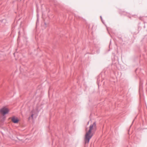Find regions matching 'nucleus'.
<instances>
[{
  "mask_svg": "<svg viewBox=\"0 0 147 147\" xmlns=\"http://www.w3.org/2000/svg\"><path fill=\"white\" fill-rule=\"evenodd\" d=\"M33 115H34L33 114H32L31 115V117L33 118Z\"/></svg>",
  "mask_w": 147,
  "mask_h": 147,
  "instance_id": "8",
  "label": "nucleus"
},
{
  "mask_svg": "<svg viewBox=\"0 0 147 147\" xmlns=\"http://www.w3.org/2000/svg\"><path fill=\"white\" fill-rule=\"evenodd\" d=\"M120 39V40H121V41H122V38L121 37H118Z\"/></svg>",
  "mask_w": 147,
  "mask_h": 147,
  "instance_id": "7",
  "label": "nucleus"
},
{
  "mask_svg": "<svg viewBox=\"0 0 147 147\" xmlns=\"http://www.w3.org/2000/svg\"><path fill=\"white\" fill-rule=\"evenodd\" d=\"M37 20L36 22V24H37L38 23V18L39 17V15L38 14V12L37 11Z\"/></svg>",
  "mask_w": 147,
  "mask_h": 147,
  "instance_id": "5",
  "label": "nucleus"
},
{
  "mask_svg": "<svg viewBox=\"0 0 147 147\" xmlns=\"http://www.w3.org/2000/svg\"><path fill=\"white\" fill-rule=\"evenodd\" d=\"M12 122L15 123H17L19 121V119L17 118L13 117L11 119Z\"/></svg>",
  "mask_w": 147,
  "mask_h": 147,
  "instance_id": "3",
  "label": "nucleus"
},
{
  "mask_svg": "<svg viewBox=\"0 0 147 147\" xmlns=\"http://www.w3.org/2000/svg\"><path fill=\"white\" fill-rule=\"evenodd\" d=\"M9 112V109L5 107H3L0 110V113L3 116L7 114Z\"/></svg>",
  "mask_w": 147,
  "mask_h": 147,
  "instance_id": "2",
  "label": "nucleus"
},
{
  "mask_svg": "<svg viewBox=\"0 0 147 147\" xmlns=\"http://www.w3.org/2000/svg\"><path fill=\"white\" fill-rule=\"evenodd\" d=\"M100 78H98L97 80V83L99 85V84L100 83V82H102V81L101 80V81L100 80Z\"/></svg>",
  "mask_w": 147,
  "mask_h": 147,
  "instance_id": "4",
  "label": "nucleus"
},
{
  "mask_svg": "<svg viewBox=\"0 0 147 147\" xmlns=\"http://www.w3.org/2000/svg\"><path fill=\"white\" fill-rule=\"evenodd\" d=\"M20 34V32L19 31V35Z\"/></svg>",
  "mask_w": 147,
  "mask_h": 147,
  "instance_id": "10",
  "label": "nucleus"
},
{
  "mask_svg": "<svg viewBox=\"0 0 147 147\" xmlns=\"http://www.w3.org/2000/svg\"><path fill=\"white\" fill-rule=\"evenodd\" d=\"M96 129V126L95 122L93 123L92 124L90 125L89 129L88 131L86 133L84 141L85 143H88L90 139L92 137L93 135L91 134L92 131H95Z\"/></svg>",
  "mask_w": 147,
  "mask_h": 147,
  "instance_id": "1",
  "label": "nucleus"
},
{
  "mask_svg": "<svg viewBox=\"0 0 147 147\" xmlns=\"http://www.w3.org/2000/svg\"><path fill=\"white\" fill-rule=\"evenodd\" d=\"M45 25H46V23H45Z\"/></svg>",
  "mask_w": 147,
  "mask_h": 147,
  "instance_id": "9",
  "label": "nucleus"
},
{
  "mask_svg": "<svg viewBox=\"0 0 147 147\" xmlns=\"http://www.w3.org/2000/svg\"><path fill=\"white\" fill-rule=\"evenodd\" d=\"M100 18L101 20H102V22L103 24H104V22H103V20H102V16H100Z\"/></svg>",
  "mask_w": 147,
  "mask_h": 147,
  "instance_id": "6",
  "label": "nucleus"
}]
</instances>
